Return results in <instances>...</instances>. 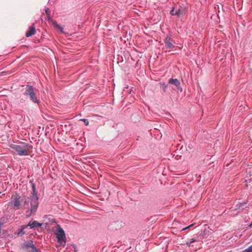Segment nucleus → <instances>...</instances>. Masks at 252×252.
Returning a JSON list of instances; mask_svg holds the SVG:
<instances>
[{"instance_id":"1","label":"nucleus","mask_w":252,"mask_h":252,"mask_svg":"<svg viewBox=\"0 0 252 252\" xmlns=\"http://www.w3.org/2000/svg\"><path fill=\"white\" fill-rule=\"evenodd\" d=\"M32 192L31 199L26 198L25 196H21L19 195H15L11 197V203L13 205L14 210H18L22 208L27 209L26 216L30 217L32 214L34 213L38 207V197L35 194V186L32 184Z\"/></svg>"},{"instance_id":"2","label":"nucleus","mask_w":252,"mask_h":252,"mask_svg":"<svg viewBox=\"0 0 252 252\" xmlns=\"http://www.w3.org/2000/svg\"><path fill=\"white\" fill-rule=\"evenodd\" d=\"M48 231H52L56 235L57 243L60 246L64 247L66 243V237L64 230L53 219L48 218Z\"/></svg>"},{"instance_id":"3","label":"nucleus","mask_w":252,"mask_h":252,"mask_svg":"<svg viewBox=\"0 0 252 252\" xmlns=\"http://www.w3.org/2000/svg\"><path fill=\"white\" fill-rule=\"evenodd\" d=\"M10 148L14 150L16 154L20 156L30 155L32 147L25 142H20L17 144H11Z\"/></svg>"},{"instance_id":"4","label":"nucleus","mask_w":252,"mask_h":252,"mask_svg":"<svg viewBox=\"0 0 252 252\" xmlns=\"http://www.w3.org/2000/svg\"><path fill=\"white\" fill-rule=\"evenodd\" d=\"M24 94L28 95L30 96V99L33 102L36 103L38 100L36 97L35 94L33 92V88L32 86H27Z\"/></svg>"},{"instance_id":"5","label":"nucleus","mask_w":252,"mask_h":252,"mask_svg":"<svg viewBox=\"0 0 252 252\" xmlns=\"http://www.w3.org/2000/svg\"><path fill=\"white\" fill-rule=\"evenodd\" d=\"M172 40L170 37H167L164 40L165 47L168 52L171 51L174 46L172 43Z\"/></svg>"},{"instance_id":"6","label":"nucleus","mask_w":252,"mask_h":252,"mask_svg":"<svg viewBox=\"0 0 252 252\" xmlns=\"http://www.w3.org/2000/svg\"><path fill=\"white\" fill-rule=\"evenodd\" d=\"M124 223L122 221H114L109 225L110 229L112 230H119L123 226Z\"/></svg>"},{"instance_id":"7","label":"nucleus","mask_w":252,"mask_h":252,"mask_svg":"<svg viewBox=\"0 0 252 252\" xmlns=\"http://www.w3.org/2000/svg\"><path fill=\"white\" fill-rule=\"evenodd\" d=\"M42 225V224L38 223L36 221L34 220L32 222H30L28 224L23 226V230L21 231V232H22L25 228L28 227H30L31 229H32L37 227H41Z\"/></svg>"},{"instance_id":"8","label":"nucleus","mask_w":252,"mask_h":252,"mask_svg":"<svg viewBox=\"0 0 252 252\" xmlns=\"http://www.w3.org/2000/svg\"><path fill=\"white\" fill-rule=\"evenodd\" d=\"M168 82L169 84L176 86L180 91H182V88L180 87V82L177 79L171 78L169 80Z\"/></svg>"},{"instance_id":"9","label":"nucleus","mask_w":252,"mask_h":252,"mask_svg":"<svg viewBox=\"0 0 252 252\" xmlns=\"http://www.w3.org/2000/svg\"><path fill=\"white\" fill-rule=\"evenodd\" d=\"M25 247L29 252H37V249L32 243H27Z\"/></svg>"},{"instance_id":"10","label":"nucleus","mask_w":252,"mask_h":252,"mask_svg":"<svg viewBox=\"0 0 252 252\" xmlns=\"http://www.w3.org/2000/svg\"><path fill=\"white\" fill-rule=\"evenodd\" d=\"M48 23L51 24L54 28L59 29L62 33L63 32V29L58 25L55 21H53L48 17Z\"/></svg>"},{"instance_id":"11","label":"nucleus","mask_w":252,"mask_h":252,"mask_svg":"<svg viewBox=\"0 0 252 252\" xmlns=\"http://www.w3.org/2000/svg\"><path fill=\"white\" fill-rule=\"evenodd\" d=\"M35 32V27L34 24H33L31 27H29L28 31L26 33V36L27 37H30L33 35Z\"/></svg>"},{"instance_id":"12","label":"nucleus","mask_w":252,"mask_h":252,"mask_svg":"<svg viewBox=\"0 0 252 252\" xmlns=\"http://www.w3.org/2000/svg\"><path fill=\"white\" fill-rule=\"evenodd\" d=\"M9 219V218L7 215H4L1 217L0 219V227H1V226L3 224L8 222Z\"/></svg>"},{"instance_id":"13","label":"nucleus","mask_w":252,"mask_h":252,"mask_svg":"<svg viewBox=\"0 0 252 252\" xmlns=\"http://www.w3.org/2000/svg\"><path fill=\"white\" fill-rule=\"evenodd\" d=\"M184 12V10L183 9H182L181 8H179L178 9L177 11H176L175 13V15L177 16H181L183 15Z\"/></svg>"},{"instance_id":"14","label":"nucleus","mask_w":252,"mask_h":252,"mask_svg":"<svg viewBox=\"0 0 252 252\" xmlns=\"http://www.w3.org/2000/svg\"><path fill=\"white\" fill-rule=\"evenodd\" d=\"M160 85L162 88L163 92H165L166 88L167 87V85H166L164 83H160Z\"/></svg>"},{"instance_id":"15","label":"nucleus","mask_w":252,"mask_h":252,"mask_svg":"<svg viewBox=\"0 0 252 252\" xmlns=\"http://www.w3.org/2000/svg\"><path fill=\"white\" fill-rule=\"evenodd\" d=\"M243 252H252V245L245 249Z\"/></svg>"},{"instance_id":"16","label":"nucleus","mask_w":252,"mask_h":252,"mask_svg":"<svg viewBox=\"0 0 252 252\" xmlns=\"http://www.w3.org/2000/svg\"><path fill=\"white\" fill-rule=\"evenodd\" d=\"M80 121H83L85 123V125L86 126H88L89 125V121L87 119H81Z\"/></svg>"},{"instance_id":"17","label":"nucleus","mask_w":252,"mask_h":252,"mask_svg":"<svg viewBox=\"0 0 252 252\" xmlns=\"http://www.w3.org/2000/svg\"><path fill=\"white\" fill-rule=\"evenodd\" d=\"M189 240L190 241V242H191V243H194L196 241H198V240L195 238L190 239H189Z\"/></svg>"},{"instance_id":"18","label":"nucleus","mask_w":252,"mask_h":252,"mask_svg":"<svg viewBox=\"0 0 252 252\" xmlns=\"http://www.w3.org/2000/svg\"><path fill=\"white\" fill-rule=\"evenodd\" d=\"M44 10H45V13H46V16H45L44 19H45V20H46V19L47 18V8L45 7V9H44Z\"/></svg>"},{"instance_id":"19","label":"nucleus","mask_w":252,"mask_h":252,"mask_svg":"<svg viewBox=\"0 0 252 252\" xmlns=\"http://www.w3.org/2000/svg\"><path fill=\"white\" fill-rule=\"evenodd\" d=\"M191 242H190V241L189 240H188V241L186 242V245L189 247L191 246Z\"/></svg>"},{"instance_id":"20","label":"nucleus","mask_w":252,"mask_h":252,"mask_svg":"<svg viewBox=\"0 0 252 252\" xmlns=\"http://www.w3.org/2000/svg\"><path fill=\"white\" fill-rule=\"evenodd\" d=\"M175 12H174V9L171 10V11H170V14H171L172 15H175Z\"/></svg>"},{"instance_id":"21","label":"nucleus","mask_w":252,"mask_h":252,"mask_svg":"<svg viewBox=\"0 0 252 252\" xmlns=\"http://www.w3.org/2000/svg\"><path fill=\"white\" fill-rule=\"evenodd\" d=\"M192 226V224L188 226V227H186V228H184L183 230H186V229H188V228H190V227H191Z\"/></svg>"},{"instance_id":"22","label":"nucleus","mask_w":252,"mask_h":252,"mask_svg":"<svg viewBox=\"0 0 252 252\" xmlns=\"http://www.w3.org/2000/svg\"><path fill=\"white\" fill-rule=\"evenodd\" d=\"M73 248L74 249V252H77V250H76L75 247L73 246Z\"/></svg>"},{"instance_id":"23","label":"nucleus","mask_w":252,"mask_h":252,"mask_svg":"<svg viewBox=\"0 0 252 252\" xmlns=\"http://www.w3.org/2000/svg\"><path fill=\"white\" fill-rule=\"evenodd\" d=\"M44 225H45V227H46V225H47V223H45L44 224Z\"/></svg>"}]
</instances>
